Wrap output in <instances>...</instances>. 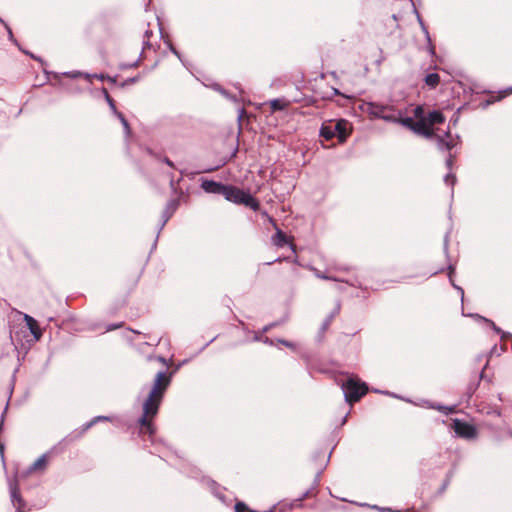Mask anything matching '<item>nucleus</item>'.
Instances as JSON below:
<instances>
[{
	"label": "nucleus",
	"mask_w": 512,
	"mask_h": 512,
	"mask_svg": "<svg viewBox=\"0 0 512 512\" xmlns=\"http://www.w3.org/2000/svg\"><path fill=\"white\" fill-rule=\"evenodd\" d=\"M148 370L153 371L156 365H159L156 377L153 381L151 390L143 402V412L138 420L139 434L142 437L147 436L152 440L156 434L155 418L158 414L164 394L171 384L174 371H170L171 360H166L160 356H150L148 358Z\"/></svg>",
	"instance_id": "obj_1"
},
{
	"label": "nucleus",
	"mask_w": 512,
	"mask_h": 512,
	"mask_svg": "<svg viewBox=\"0 0 512 512\" xmlns=\"http://www.w3.org/2000/svg\"><path fill=\"white\" fill-rule=\"evenodd\" d=\"M224 197L230 202L238 205H244L254 211H257L260 208V203L255 197H253L249 192L233 185H227Z\"/></svg>",
	"instance_id": "obj_2"
},
{
	"label": "nucleus",
	"mask_w": 512,
	"mask_h": 512,
	"mask_svg": "<svg viewBox=\"0 0 512 512\" xmlns=\"http://www.w3.org/2000/svg\"><path fill=\"white\" fill-rule=\"evenodd\" d=\"M341 388L344 392L346 401L350 404L359 401L368 391V387L365 383L360 382L358 379L353 377H349L343 381Z\"/></svg>",
	"instance_id": "obj_3"
},
{
	"label": "nucleus",
	"mask_w": 512,
	"mask_h": 512,
	"mask_svg": "<svg viewBox=\"0 0 512 512\" xmlns=\"http://www.w3.org/2000/svg\"><path fill=\"white\" fill-rule=\"evenodd\" d=\"M413 116L420 118L426 125L428 133L423 134L426 138H432L434 136V125L441 124L445 121V117L440 111H432L428 115H425L424 108L420 105L413 109Z\"/></svg>",
	"instance_id": "obj_4"
},
{
	"label": "nucleus",
	"mask_w": 512,
	"mask_h": 512,
	"mask_svg": "<svg viewBox=\"0 0 512 512\" xmlns=\"http://www.w3.org/2000/svg\"><path fill=\"white\" fill-rule=\"evenodd\" d=\"M451 427L457 436L461 438L474 439L478 434L474 425L459 419H453Z\"/></svg>",
	"instance_id": "obj_5"
},
{
	"label": "nucleus",
	"mask_w": 512,
	"mask_h": 512,
	"mask_svg": "<svg viewBox=\"0 0 512 512\" xmlns=\"http://www.w3.org/2000/svg\"><path fill=\"white\" fill-rule=\"evenodd\" d=\"M369 113L374 117L382 118L384 120L396 121L398 119V112L390 106L370 104Z\"/></svg>",
	"instance_id": "obj_6"
},
{
	"label": "nucleus",
	"mask_w": 512,
	"mask_h": 512,
	"mask_svg": "<svg viewBox=\"0 0 512 512\" xmlns=\"http://www.w3.org/2000/svg\"><path fill=\"white\" fill-rule=\"evenodd\" d=\"M395 122L401 123L404 127L412 130L414 133L423 136V134L428 133L427 127L420 118L415 117H405L402 118L400 113H398V119Z\"/></svg>",
	"instance_id": "obj_7"
},
{
	"label": "nucleus",
	"mask_w": 512,
	"mask_h": 512,
	"mask_svg": "<svg viewBox=\"0 0 512 512\" xmlns=\"http://www.w3.org/2000/svg\"><path fill=\"white\" fill-rule=\"evenodd\" d=\"M10 494L12 504L16 508L17 512H24L26 503L21 496L20 488L17 482L10 484Z\"/></svg>",
	"instance_id": "obj_8"
},
{
	"label": "nucleus",
	"mask_w": 512,
	"mask_h": 512,
	"mask_svg": "<svg viewBox=\"0 0 512 512\" xmlns=\"http://www.w3.org/2000/svg\"><path fill=\"white\" fill-rule=\"evenodd\" d=\"M333 125L336 138L340 143H343L349 135V122L344 119H340L337 121H333Z\"/></svg>",
	"instance_id": "obj_9"
},
{
	"label": "nucleus",
	"mask_w": 512,
	"mask_h": 512,
	"mask_svg": "<svg viewBox=\"0 0 512 512\" xmlns=\"http://www.w3.org/2000/svg\"><path fill=\"white\" fill-rule=\"evenodd\" d=\"M201 186H202L203 190L208 193L221 194L223 196H224V193H225V190L227 187V185H223L221 183H218V182H215L212 180L204 181Z\"/></svg>",
	"instance_id": "obj_10"
},
{
	"label": "nucleus",
	"mask_w": 512,
	"mask_h": 512,
	"mask_svg": "<svg viewBox=\"0 0 512 512\" xmlns=\"http://www.w3.org/2000/svg\"><path fill=\"white\" fill-rule=\"evenodd\" d=\"M26 324L36 340H39L42 336V330L39 327L38 322L31 316L25 315L24 317Z\"/></svg>",
	"instance_id": "obj_11"
},
{
	"label": "nucleus",
	"mask_w": 512,
	"mask_h": 512,
	"mask_svg": "<svg viewBox=\"0 0 512 512\" xmlns=\"http://www.w3.org/2000/svg\"><path fill=\"white\" fill-rule=\"evenodd\" d=\"M333 127L334 125L332 120L323 123L320 129V136L326 141H330L336 138V134Z\"/></svg>",
	"instance_id": "obj_12"
},
{
	"label": "nucleus",
	"mask_w": 512,
	"mask_h": 512,
	"mask_svg": "<svg viewBox=\"0 0 512 512\" xmlns=\"http://www.w3.org/2000/svg\"><path fill=\"white\" fill-rule=\"evenodd\" d=\"M155 52H156V43H154L152 41V38L143 39V47H142L141 57L143 59L148 58L151 54H154Z\"/></svg>",
	"instance_id": "obj_13"
},
{
	"label": "nucleus",
	"mask_w": 512,
	"mask_h": 512,
	"mask_svg": "<svg viewBox=\"0 0 512 512\" xmlns=\"http://www.w3.org/2000/svg\"><path fill=\"white\" fill-rule=\"evenodd\" d=\"M48 465V456L42 455L29 468V472L44 471Z\"/></svg>",
	"instance_id": "obj_14"
},
{
	"label": "nucleus",
	"mask_w": 512,
	"mask_h": 512,
	"mask_svg": "<svg viewBox=\"0 0 512 512\" xmlns=\"http://www.w3.org/2000/svg\"><path fill=\"white\" fill-rule=\"evenodd\" d=\"M425 84L431 88H436L440 83V76L438 73H429L424 78Z\"/></svg>",
	"instance_id": "obj_15"
},
{
	"label": "nucleus",
	"mask_w": 512,
	"mask_h": 512,
	"mask_svg": "<svg viewBox=\"0 0 512 512\" xmlns=\"http://www.w3.org/2000/svg\"><path fill=\"white\" fill-rule=\"evenodd\" d=\"M316 492H315V488L312 487L308 490L305 491V493L302 495V497L300 498H297V499H294L291 503H290V509L294 508V507H299L300 506V502L304 499V498H310V497H313L315 496Z\"/></svg>",
	"instance_id": "obj_16"
},
{
	"label": "nucleus",
	"mask_w": 512,
	"mask_h": 512,
	"mask_svg": "<svg viewBox=\"0 0 512 512\" xmlns=\"http://www.w3.org/2000/svg\"><path fill=\"white\" fill-rule=\"evenodd\" d=\"M272 241L276 246H283L288 240L284 232L277 230V233L272 237Z\"/></svg>",
	"instance_id": "obj_17"
},
{
	"label": "nucleus",
	"mask_w": 512,
	"mask_h": 512,
	"mask_svg": "<svg viewBox=\"0 0 512 512\" xmlns=\"http://www.w3.org/2000/svg\"><path fill=\"white\" fill-rule=\"evenodd\" d=\"M430 408L438 410V411H440V412H442V413H444L446 415L454 413L456 411V407L455 406L448 407V406H443V405H440V404H431Z\"/></svg>",
	"instance_id": "obj_18"
},
{
	"label": "nucleus",
	"mask_w": 512,
	"mask_h": 512,
	"mask_svg": "<svg viewBox=\"0 0 512 512\" xmlns=\"http://www.w3.org/2000/svg\"><path fill=\"white\" fill-rule=\"evenodd\" d=\"M430 408L438 410V411H440V412H442V413H444L446 415L454 413L456 411V407L455 406L448 407V406H443V405H440V404H431Z\"/></svg>",
	"instance_id": "obj_19"
},
{
	"label": "nucleus",
	"mask_w": 512,
	"mask_h": 512,
	"mask_svg": "<svg viewBox=\"0 0 512 512\" xmlns=\"http://www.w3.org/2000/svg\"><path fill=\"white\" fill-rule=\"evenodd\" d=\"M438 138H439L438 145L441 150L450 151L455 146V142L453 140H445L441 137H438Z\"/></svg>",
	"instance_id": "obj_20"
},
{
	"label": "nucleus",
	"mask_w": 512,
	"mask_h": 512,
	"mask_svg": "<svg viewBox=\"0 0 512 512\" xmlns=\"http://www.w3.org/2000/svg\"><path fill=\"white\" fill-rule=\"evenodd\" d=\"M103 93H104L105 99H106L108 105L110 106V108L114 112H116V105H115V101L113 100V98L109 95L108 91L105 88L103 89Z\"/></svg>",
	"instance_id": "obj_21"
},
{
	"label": "nucleus",
	"mask_w": 512,
	"mask_h": 512,
	"mask_svg": "<svg viewBox=\"0 0 512 512\" xmlns=\"http://www.w3.org/2000/svg\"><path fill=\"white\" fill-rule=\"evenodd\" d=\"M272 111L281 110L284 108V104L280 100H273L270 102Z\"/></svg>",
	"instance_id": "obj_22"
},
{
	"label": "nucleus",
	"mask_w": 512,
	"mask_h": 512,
	"mask_svg": "<svg viewBox=\"0 0 512 512\" xmlns=\"http://www.w3.org/2000/svg\"><path fill=\"white\" fill-rule=\"evenodd\" d=\"M455 181H456V177H455V175H453V174H451V173H449V174L445 177V182H446L447 184H450V185H452V186H453V185H454V183H455Z\"/></svg>",
	"instance_id": "obj_23"
},
{
	"label": "nucleus",
	"mask_w": 512,
	"mask_h": 512,
	"mask_svg": "<svg viewBox=\"0 0 512 512\" xmlns=\"http://www.w3.org/2000/svg\"><path fill=\"white\" fill-rule=\"evenodd\" d=\"M150 38H154V33L152 30L146 29L144 32V35H143V39H150Z\"/></svg>",
	"instance_id": "obj_24"
},
{
	"label": "nucleus",
	"mask_w": 512,
	"mask_h": 512,
	"mask_svg": "<svg viewBox=\"0 0 512 512\" xmlns=\"http://www.w3.org/2000/svg\"><path fill=\"white\" fill-rule=\"evenodd\" d=\"M122 326H123V322H120V323H118V324H114V325H112V326L108 327V329H107V330H108V331H110V330H115V329L121 328Z\"/></svg>",
	"instance_id": "obj_25"
},
{
	"label": "nucleus",
	"mask_w": 512,
	"mask_h": 512,
	"mask_svg": "<svg viewBox=\"0 0 512 512\" xmlns=\"http://www.w3.org/2000/svg\"><path fill=\"white\" fill-rule=\"evenodd\" d=\"M163 162L166 163L169 167L174 168V163L167 157L163 158Z\"/></svg>",
	"instance_id": "obj_26"
},
{
	"label": "nucleus",
	"mask_w": 512,
	"mask_h": 512,
	"mask_svg": "<svg viewBox=\"0 0 512 512\" xmlns=\"http://www.w3.org/2000/svg\"><path fill=\"white\" fill-rule=\"evenodd\" d=\"M122 124H123V126H124V128H125V130H126L127 134H130L131 129H130V125H129L128 121L126 120V121H124Z\"/></svg>",
	"instance_id": "obj_27"
},
{
	"label": "nucleus",
	"mask_w": 512,
	"mask_h": 512,
	"mask_svg": "<svg viewBox=\"0 0 512 512\" xmlns=\"http://www.w3.org/2000/svg\"><path fill=\"white\" fill-rule=\"evenodd\" d=\"M115 114L118 116V118L120 119L121 123H123L124 121H126V118L124 117V115L121 113V112H118L116 110Z\"/></svg>",
	"instance_id": "obj_28"
},
{
	"label": "nucleus",
	"mask_w": 512,
	"mask_h": 512,
	"mask_svg": "<svg viewBox=\"0 0 512 512\" xmlns=\"http://www.w3.org/2000/svg\"><path fill=\"white\" fill-rule=\"evenodd\" d=\"M135 81H136L135 78H130V79L126 80L124 83H122L121 86H124L126 84L134 83Z\"/></svg>",
	"instance_id": "obj_29"
},
{
	"label": "nucleus",
	"mask_w": 512,
	"mask_h": 512,
	"mask_svg": "<svg viewBox=\"0 0 512 512\" xmlns=\"http://www.w3.org/2000/svg\"><path fill=\"white\" fill-rule=\"evenodd\" d=\"M452 163H453L452 155H449V158L447 159L446 164L449 168H451Z\"/></svg>",
	"instance_id": "obj_30"
},
{
	"label": "nucleus",
	"mask_w": 512,
	"mask_h": 512,
	"mask_svg": "<svg viewBox=\"0 0 512 512\" xmlns=\"http://www.w3.org/2000/svg\"><path fill=\"white\" fill-rule=\"evenodd\" d=\"M331 320H332V316H331L329 319H327V320L325 321V323H324V325H323V328H324V329H326V328L330 325Z\"/></svg>",
	"instance_id": "obj_31"
},
{
	"label": "nucleus",
	"mask_w": 512,
	"mask_h": 512,
	"mask_svg": "<svg viewBox=\"0 0 512 512\" xmlns=\"http://www.w3.org/2000/svg\"><path fill=\"white\" fill-rule=\"evenodd\" d=\"M319 278L326 279V280H335L334 278L326 275H318Z\"/></svg>",
	"instance_id": "obj_32"
},
{
	"label": "nucleus",
	"mask_w": 512,
	"mask_h": 512,
	"mask_svg": "<svg viewBox=\"0 0 512 512\" xmlns=\"http://www.w3.org/2000/svg\"><path fill=\"white\" fill-rule=\"evenodd\" d=\"M290 250L295 252V245L293 244L292 238L290 237V244H289Z\"/></svg>",
	"instance_id": "obj_33"
},
{
	"label": "nucleus",
	"mask_w": 512,
	"mask_h": 512,
	"mask_svg": "<svg viewBox=\"0 0 512 512\" xmlns=\"http://www.w3.org/2000/svg\"><path fill=\"white\" fill-rule=\"evenodd\" d=\"M276 341L279 342V343L284 344L285 346H288V342L285 341L284 339H277Z\"/></svg>",
	"instance_id": "obj_34"
},
{
	"label": "nucleus",
	"mask_w": 512,
	"mask_h": 512,
	"mask_svg": "<svg viewBox=\"0 0 512 512\" xmlns=\"http://www.w3.org/2000/svg\"><path fill=\"white\" fill-rule=\"evenodd\" d=\"M98 419L107 420L108 418L107 417H99Z\"/></svg>",
	"instance_id": "obj_35"
}]
</instances>
